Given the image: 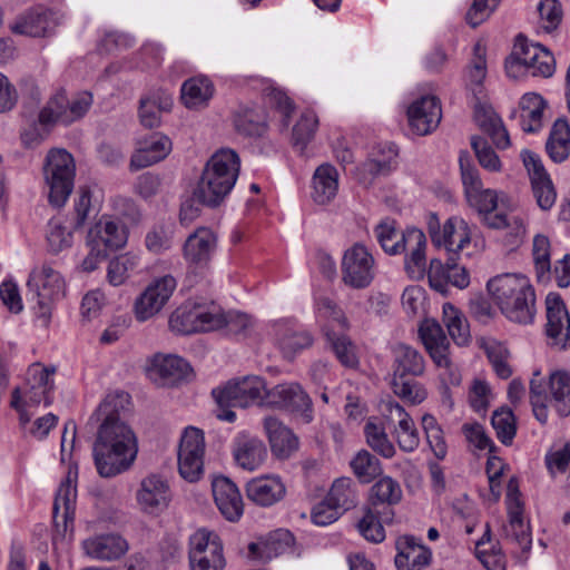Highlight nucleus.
I'll return each mask as SVG.
<instances>
[{
	"label": "nucleus",
	"mask_w": 570,
	"mask_h": 570,
	"mask_svg": "<svg viewBox=\"0 0 570 570\" xmlns=\"http://www.w3.org/2000/svg\"><path fill=\"white\" fill-rule=\"evenodd\" d=\"M265 406L285 410L301 416L303 423L314 419L313 403L303 387L295 382L279 383L264 393Z\"/></svg>",
	"instance_id": "nucleus-8"
},
{
	"label": "nucleus",
	"mask_w": 570,
	"mask_h": 570,
	"mask_svg": "<svg viewBox=\"0 0 570 570\" xmlns=\"http://www.w3.org/2000/svg\"><path fill=\"white\" fill-rule=\"evenodd\" d=\"M532 255L537 278L539 282L549 279L551 273L550 240L547 236L538 234L533 238Z\"/></svg>",
	"instance_id": "nucleus-55"
},
{
	"label": "nucleus",
	"mask_w": 570,
	"mask_h": 570,
	"mask_svg": "<svg viewBox=\"0 0 570 570\" xmlns=\"http://www.w3.org/2000/svg\"><path fill=\"white\" fill-rule=\"evenodd\" d=\"M546 150L552 161L560 164L570 154V125L567 119L558 118L550 130Z\"/></svg>",
	"instance_id": "nucleus-43"
},
{
	"label": "nucleus",
	"mask_w": 570,
	"mask_h": 570,
	"mask_svg": "<svg viewBox=\"0 0 570 570\" xmlns=\"http://www.w3.org/2000/svg\"><path fill=\"white\" fill-rule=\"evenodd\" d=\"M421 424L433 454L438 460H444L448 454V444L438 420L434 415L426 413L422 416Z\"/></svg>",
	"instance_id": "nucleus-52"
},
{
	"label": "nucleus",
	"mask_w": 570,
	"mask_h": 570,
	"mask_svg": "<svg viewBox=\"0 0 570 570\" xmlns=\"http://www.w3.org/2000/svg\"><path fill=\"white\" fill-rule=\"evenodd\" d=\"M28 286L36 291L37 297L59 299L65 293L62 277L49 265L35 268L29 276Z\"/></svg>",
	"instance_id": "nucleus-34"
},
{
	"label": "nucleus",
	"mask_w": 570,
	"mask_h": 570,
	"mask_svg": "<svg viewBox=\"0 0 570 570\" xmlns=\"http://www.w3.org/2000/svg\"><path fill=\"white\" fill-rule=\"evenodd\" d=\"M55 370H49L36 363L29 366L27 372V384L23 391L14 389L12 392L11 406L20 414L23 423L30 421L28 407L37 406L41 402L51 404L50 392L53 387L51 375Z\"/></svg>",
	"instance_id": "nucleus-6"
},
{
	"label": "nucleus",
	"mask_w": 570,
	"mask_h": 570,
	"mask_svg": "<svg viewBox=\"0 0 570 570\" xmlns=\"http://www.w3.org/2000/svg\"><path fill=\"white\" fill-rule=\"evenodd\" d=\"M442 118L440 100L434 96H424L413 101L407 109L409 125L419 136L431 134Z\"/></svg>",
	"instance_id": "nucleus-19"
},
{
	"label": "nucleus",
	"mask_w": 570,
	"mask_h": 570,
	"mask_svg": "<svg viewBox=\"0 0 570 570\" xmlns=\"http://www.w3.org/2000/svg\"><path fill=\"white\" fill-rule=\"evenodd\" d=\"M514 49L525 66L527 73L544 78L553 75L556 69L554 58L542 45L528 42L525 38L519 36Z\"/></svg>",
	"instance_id": "nucleus-21"
},
{
	"label": "nucleus",
	"mask_w": 570,
	"mask_h": 570,
	"mask_svg": "<svg viewBox=\"0 0 570 570\" xmlns=\"http://www.w3.org/2000/svg\"><path fill=\"white\" fill-rule=\"evenodd\" d=\"M171 99L165 98L161 105H157L155 99L142 98L139 106L140 122L146 128H154L160 124V111L169 110L171 107Z\"/></svg>",
	"instance_id": "nucleus-63"
},
{
	"label": "nucleus",
	"mask_w": 570,
	"mask_h": 570,
	"mask_svg": "<svg viewBox=\"0 0 570 570\" xmlns=\"http://www.w3.org/2000/svg\"><path fill=\"white\" fill-rule=\"evenodd\" d=\"M360 534L367 541L380 543L385 539V530L371 508L366 509L364 515L356 524Z\"/></svg>",
	"instance_id": "nucleus-62"
},
{
	"label": "nucleus",
	"mask_w": 570,
	"mask_h": 570,
	"mask_svg": "<svg viewBox=\"0 0 570 570\" xmlns=\"http://www.w3.org/2000/svg\"><path fill=\"white\" fill-rule=\"evenodd\" d=\"M376 238L383 250L391 255L404 253L406 230L399 233L394 227V222L384 220L375 228Z\"/></svg>",
	"instance_id": "nucleus-51"
},
{
	"label": "nucleus",
	"mask_w": 570,
	"mask_h": 570,
	"mask_svg": "<svg viewBox=\"0 0 570 570\" xmlns=\"http://www.w3.org/2000/svg\"><path fill=\"white\" fill-rule=\"evenodd\" d=\"M392 377H420L425 373L426 362L423 354L413 346L397 343L392 347Z\"/></svg>",
	"instance_id": "nucleus-27"
},
{
	"label": "nucleus",
	"mask_w": 570,
	"mask_h": 570,
	"mask_svg": "<svg viewBox=\"0 0 570 570\" xmlns=\"http://www.w3.org/2000/svg\"><path fill=\"white\" fill-rule=\"evenodd\" d=\"M127 243V233L124 224L108 217H101L87 235V244H92L98 255H108Z\"/></svg>",
	"instance_id": "nucleus-17"
},
{
	"label": "nucleus",
	"mask_w": 570,
	"mask_h": 570,
	"mask_svg": "<svg viewBox=\"0 0 570 570\" xmlns=\"http://www.w3.org/2000/svg\"><path fill=\"white\" fill-rule=\"evenodd\" d=\"M326 498L342 513L356 505L357 494L354 489V482L350 478H340L335 480Z\"/></svg>",
	"instance_id": "nucleus-47"
},
{
	"label": "nucleus",
	"mask_w": 570,
	"mask_h": 570,
	"mask_svg": "<svg viewBox=\"0 0 570 570\" xmlns=\"http://www.w3.org/2000/svg\"><path fill=\"white\" fill-rule=\"evenodd\" d=\"M487 288L501 312L512 322L529 324L535 312V294L523 275L503 274L491 278Z\"/></svg>",
	"instance_id": "nucleus-2"
},
{
	"label": "nucleus",
	"mask_w": 570,
	"mask_h": 570,
	"mask_svg": "<svg viewBox=\"0 0 570 570\" xmlns=\"http://www.w3.org/2000/svg\"><path fill=\"white\" fill-rule=\"evenodd\" d=\"M317 126L318 118L315 112L311 110L304 111L293 127L292 139L294 146L303 151L307 144L314 138Z\"/></svg>",
	"instance_id": "nucleus-58"
},
{
	"label": "nucleus",
	"mask_w": 570,
	"mask_h": 570,
	"mask_svg": "<svg viewBox=\"0 0 570 570\" xmlns=\"http://www.w3.org/2000/svg\"><path fill=\"white\" fill-rule=\"evenodd\" d=\"M91 105L92 96L90 92H80L69 100L65 91H59L47 101L42 116L46 121L56 119L59 125L69 126L81 119Z\"/></svg>",
	"instance_id": "nucleus-12"
},
{
	"label": "nucleus",
	"mask_w": 570,
	"mask_h": 570,
	"mask_svg": "<svg viewBox=\"0 0 570 570\" xmlns=\"http://www.w3.org/2000/svg\"><path fill=\"white\" fill-rule=\"evenodd\" d=\"M491 424L500 442L504 445H511L517 433V422L513 412L505 407L494 411Z\"/></svg>",
	"instance_id": "nucleus-57"
},
{
	"label": "nucleus",
	"mask_w": 570,
	"mask_h": 570,
	"mask_svg": "<svg viewBox=\"0 0 570 570\" xmlns=\"http://www.w3.org/2000/svg\"><path fill=\"white\" fill-rule=\"evenodd\" d=\"M215 317L219 321L217 330L225 328L232 335H245L253 326V321L247 314L236 311L224 313L217 306H215Z\"/></svg>",
	"instance_id": "nucleus-59"
},
{
	"label": "nucleus",
	"mask_w": 570,
	"mask_h": 570,
	"mask_svg": "<svg viewBox=\"0 0 570 570\" xmlns=\"http://www.w3.org/2000/svg\"><path fill=\"white\" fill-rule=\"evenodd\" d=\"M474 119L479 128L485 132L499 149L510 147V136L503 125L501 117L491 106L476 105L474 109Z\"/></svg>",
	"instance_id": "nucleus-33"
},
{
	"label": "nucleus",
	"mask_w": 570,
	"mask_h": 570,
	"mask_svg": "<svg viewBox=\"0 0 570 570\" xmlns=\"http://www.w3.org/2000/svg\"><path fill=\"white\" fill-rule=\"evenodd\" d=\"M387 407L390 414L399 419L397 429L395 431L399 448L407 453L414 452L420 445V435L414 421L397 402H390Z\"/></svg>",
	"instance_id": "nucleus-40"
},
{
	"label": "nucleus",
	"mask_w": 570,
	"mask_h": 570,
	"mask_svg": "<svg viewBox=\"0 0 570 570\" xmlns=\"http://www.w3.org/2000/svg\"><path fill=\"white\" fill-rule=\"evenodd\" d=\"M547 107L546 100L535 92L524 94L519 101V110H513L510 118L519 114L520 127L524 132L534 134L543 127V110Z\"/></svg>",
	"instance_id": "nucleus-31"
},
{
	"label": "nucleus",
	"mask_w": 570,
	"mask_h": 570,
	"mask_svg": "<svg viewBox=\"0 0 570 570\" xmlns=\"http://www.w3.org/2000/svg\"><path fill=\"white\" fill-rule=\"evenodd\" d=\"M125 394L107 395L96 411L102 422L98 429L92 454L100 476L112 478L127 471L134 463L138 446L134 431L119 420L118 405Z\"/></svg>",
	"instance_id": "nucleus-1"
},
{
	"label": "nucleus",
	"mask_w": 570,
	"mask_h": 570,
	"mask_svg": "<svg viewBox=\"0 0 570 570\" xmlns=\"http://www.w3.org/2000/svg\"><path fill=\"white\" fill-rule=\"evenodd\" d=\"M138 265L135 255L125 254L109 262L107 277L111 285L119 286Z\"/></svg>",
	"instance_id": "nucleus-61"
},
{
	"label": "nucleus",
	"mask_w": 570,
	"mask_h": 570,
	"mask_svg": "<svg viewBox=\"0 0 570 570\" xmlns=\"http://www.w3.org/2000/svg\"><path fill=\"white\" fill-rule=\"evenodd\" d=\"M214 95V85L205 76L189 78L181 85V100L187 108L206 105Z\"/></svg>",
	"instance_id": "nucleus-45"
},
{
	"label": "nucleus",
	"mask_w": 570,
	"mask_h": 570,
	"mask_svg": "<svg viewBox=\"0 0 570 570\" xmlns=\"http://www.w3.org/2000/svg\"><path fill=\"white\" fill-rule=\"evenodd\" d=\"M429 233L435 246L444 247L453 256L463 250L471 242L468 223L455 216L450 217L441 228L436 216L432 215L429 222Z\"/></svg>",
	"instance_id": "nucleus-13"
},
{
	"label": "nucleus",
	"mask_w": 570,
	"mask_h": 570,
	"mask_svg": "<svg viewBox=\"0 0 570 570\" xmlns=\"http://www.w3.org/2000/svg\"><path fill=\"white\" fill-rule=\"evenodd\" d=\"M216 235L209 228H198L186 239L184 256L193 264H206L216 248Z\"/></svg>",
	"instance_id": "nucleus-37"
},
{
	"label": "nucleus",
	"mask_w": 570,
	"mask_h": 570,
	"mask_svg": "<svg viewBox=\"0 0 570 570\" xmlns=\"http://www.w3.org/2000/svg\"><path fill=\"white\" fill-rule=\"evenodd\" d=\"M443 315L451 338L458 345L466 344L470 340V330L465 318L449 303L443 306Z\"/></svg>",
	"instance_id": "nucleus-53"
},
{
	"label": "nucleus",
	"mask_w": 570,
	"mask_h": 570,
	"mask_svg": "<svg viewBox=\"0 0 570 570\" xmlns=\"http://www.w3.org/2000/svg\"><path fill=\"white\" fill-rule=\"evenodd\" d=\"M171 150V141L167 136L155 132L139 142L132 155L130 166L135 169L149 167L167 157Z\"/></svg>",
	"instance_id": "nucleus-29"
},
{
	"label": "nucleus",
	"mask_w": 570,
	"mask_h": 570,
	"mask_svg": "<svg viewBox=\"0 0 570 570\" xmlns=\"http://www.w3.org/2000/svg\"><path fill=\"white\" fill-rule=\"evenodd\" d=\"M264 430L272 453L281 460L291 458L299 448V440L292 429L274 416L264 419Z\"/></svg>",
	"instance_id": "nucleus-25"
},
{
	"label": "nucleus",
	"mask_w": 570,
	"mask_h": 570,
	"mask_svg": "<svg viewBox=\"0 0 570 570\" xmlns=\"http://www.w3.org/2000/svg\"><path fill=\"white\" fill-rule=\"evenodd\" d=\"M45 107L39 111L38 119L30 120L22 129L20 138L28 148L40 145L49 135L55 125H59L56 119H43Z\"/></svg>",
	"instance_id": "nucleus-50"
},
{
	"label": "nucleus",
	"mask_w": 570,
	"mask_h": 570,
	"mask_svg": "<svg viewBox=\"0 0 570 570\" xmlns=\"http://www.w3.org/2000/svg\"><path fill=\"white\" fill-rule=\"evenodd\" d=\"M265 381L255 375L229 381L225 386L214 389L212 395L219 406L217 419L232 423L236 420V413L229 407L265 406Z\"/></svg>",
	"instance_id": "nucleus-4"
},
{
	"label": "nucleus",
	"mask_w": 570,
	"mask_h": 570,
	"mask_svg": "<svg viewBox=\"0 0 570 570\" xmlns=\"http://www.w3.org/2000/svg\"><path fill=\"white\" fill-rule=\"evenodd\" d=\"M232 453L236 465L249 472L258 470L268 456L265 443L261 439L246 433H239L235 436Z\"/></svg>",
	"instance_id": "nucleus-20"
},
{
	"label": "nucleus",
	"mask_w": 570,
	"mask_h": 570,
	"mask_svg": "<svg viewBox=\"0 0 570 570\" xmlns=\"http://www.w3.org/2000/svg\"><path fill=\"white\" fill-rule=\"evenodd\" d=\"M466 202L480 216L491 214L498 208L499 196L495 190L480 188L465 195Z\"/></svg>",
	"instance_id": "nucleus-64"
},
{
	"label": "nucleus",
	"mask_w": 570,
	"mask_h": 570,
	"mask_svg": "<svg viewBox=\"0 0 570 570\" xmlns=\"http://www.w3.org/2000/svg\"><path fill=\"white\" fill-rule=\"evenodd\" d=\"M189 364L176 355H156L151 363L150 375L161 385L171 386L186 380L190 373Z\"/></svg>",
	"instance_id": "nucleus-28"
},
{
	"label": "nucleus",
	"mask_w": 570,
	"mask_h": 570,
	"mask_svg": "<svg viewBox=\"0 0 570 570\" xmlns=\"http://www.w3.org/2000/svg\"><path fill=\"white\" fill-rule=\"evenodd\" d=\"M396 156L397 150L394 145L383 149L374 148L370 157L358 167L360 180L363 184H371L374 178L390 174Z\"/></svg>",
	"instance_id": "nucleus-36"
},
{
	"label": "nucleus",
	"mask_w": 570,
	"mask_h": 570,
	"mask_svg": "<svg viewBox=\"0 0 570 570\" xmlns=\"http://www.w3.org/2000/svg\"><path fill=\"white\" fill-rule=\"evenodd\" d=\"M76 166L73 157L65 149H52L46 157L43 175L49 203L55 207L66 204L73 188Z\"/></svg>",
	"instance_id": "nucleus-5"
},
{
	"label": "nucleus",
	"mask_w": 570,
	"mask_h": 570,
	"mask_svg": "<svg viewBox=\"0 0 570 570\" xmlns=\"http://www.w3.org/2000/svg\"><path fill=\"white\" fill-rule=\"evenodd\" d=\"M403 491L400 483L391 476L380 478L370 490L368 501L371 507H392L401 502Z\"/></svg>",
	"instance_id": "nucleus-46"
},
{
	"label": "nucleus",
	"mask_w": 570,
	"mask_h": 570,
	"mask_svg": "<svg viewBox=\"0 0 570 570\" xmlns=\"http://www.w3.org/2000/svg\"><path fill=\"white\" fill-rule=\"evenodd\" d=\"M342 281L354 289H363L371 285L375 277V261L367 247L355 243L344 252L342 264Z\"/></svg>",
	"instance_id": "nucleus-9"
},
{
	"label": "nucleus",
	"mask_w": 570,
	"mask_h": 570,
	"mask_svg": "<svg viewBox=\"0 0 570 570\" xmlns=\"http://www.w3.org/2000/svg\"><path fill=\"white\" fill-rule=\"evenodd\" d=\"M419 337L433 363L451 372L450 342L440 323L433 318L423 320L419 326Z\"/></svg>",
	"instance_id": "nucleus-18"
},
{
	"label": "nucleus",
	"mask_w": 570,
	"mask_h": 570,
	"mask_svg": "<svg viewBox=\"0 0 570 570\" xmlns=\"http://www.w3.org/2000/svg\"><path fill=\"white\" fill-rule=\"evenodd\" d=\"M215 503L226 520L235 522L244 512L240 492L236 484L226 476H216L212 482Z\"/></svg>",
	"instance_id": "nucleus-23"
},
{
	"label": "nucleus",
	"mask_w": 570,
	"mask_h": 570,
	"mask_svg": "<svg viewBox=\"0 0 570 570\" xmlns=\"http://www.w3.org/2000/svg\"><path fill=\"white\" fill-rule=\"evenodd\" d=\"M404 252L407 253L405 257V269L413 278H421L426 272V237L424 233L417 228L406 229V237Z\"/></svg>",
	"instance_id": "nucleus-32"
},
{
	"label": "nucleus",
	"mask_w": 570,
	"mask_h": 570,
	"mask_svg": "<svg viewBox=\"0 0 570 570\" xmlns=\"http://www.w3.org/2000/svg\"><path fill=\"white\" fill-rule=\"evenodd\" d=\"M294 535L286 529L269 532L261 542H252L249 552L261 560H271L292 550Z\"/></svg>",
	"instance_id": "nucleus-35"
},
{
	"label": "nucleus",
	"mask_w": 570,
	"mask_h": 570,
	"mask_svg": "<svg viewBox=\"0 0 570 570\" xmlns=\"http://www.w3.org/2000/svg\"><path fill=\"white\" fill-rule=\"evenodd\" d=\"M550 403L560 416L570 414V373L554 371L549 376Z\"/></svg>",
	"instance_id": "nucleus-44"
},
{
	"label": "nucleus",
	"mask_w": 570,
	"mask_h": 570,
	"mask_svg": "<svg viewBox=\"0 0 570 570\" xmlns=\"http://www.w3.org/2000/svg\"><path fill=\"white\" fill-rule=\"evenodd\" d=\"M205 436L197 428L185 429L178 446V471L188 482H197L204 474Z\"/></svg>",
	"instance_id": "nucleus-10"
},
{
	"label": "nucleus",
	"mask_w": 570,
	"mask_h": 570,
	"mask_svg": "<svg viewBox=\"0 0 570 570\" xmlns=\"http://www.w3.org/2000/svg\"><path fill=\"white\" fill-rule=\"evenodd\" d=\"M546 333L550 344L566 350L570 345V314L559 294L550 293L546 298Z\"/></svg>",
	"instance_id": "nucleus-15"
},
{
	"label": "nucleus",
	"mask_w": 570,
	"mask_h": 570,
	"mask_svg": "<svg viewBox=\"0 0 570 570\" xmlns=\"http://www.w3.org/2000/svg\"><path fill=\"white\" fill-rule=\"evenodd\" d=\"M137 501L141 510L147 513H158L164 510L169 501L167 482L157 474L145 478L137 492Z\"/></svg>",
	"instance_id": "nucleus-26"
},
{
	"label": "nucleus",
	"mask_w": 570,
	"mask_h": 570,
	"mask_svg": "<svg viewBox=\"0 0 570 570\" xmlns=\"http://www.w3.org/2000/svg\"><path fill=\"white\" fill-rule=\"evenodd\" d=\"M393 393L412 405L421 404L428 396L424 385L412 376L392 377Z\"/></svg>",
	"instance_id": "nucleus-49"
},
{
	"label": "nucleus",
	"mask_w": 570,
	"mask_h": 570,
	"mask_svg": "<svg viewBox=\"0 0 570 570\" xmlns=\"http://www.w3.org/2000/svg\"><path fill=\"white\" fill-rule=\"evenodd\" d=\"M312 198L320 205L328 204L337 194L338 173L331 164L318 166L312 179Z\"/></svg>",
	"instance_id": "nucleus-41"
},
{
	"label": "nucleus",
	"mask_w": 570,
	"mask_h": 570,
	"mask_svg": "<svg viewBox=\"0 0 570 570\" xmlns=\"http://www.w3.org/2000/svg\"><path fill=\"white\" fill-rule=\"evenodd\" d=\"M354 474L364 483H370L382 469L380 460L366 450H361L351 461Z\"/></svg>",
	"instance_id": "nucleus-56"
},
{
	"label": "nucleus",
	"mask_w": 570,
	"mask_h": 570,
	"mask_svg": "<svg viewBox=\"0 0 570 570\" xmlns=\"http://www.w3.org/2000/svg\"><path fill=\"white\" fill-rule=\"evenodd\" d=\"M522 503L515 500L509 508V524L505 527L507 538L514 542L523 554H528L531 550L532 538L530 527L524 523L522 518Z\"/></svg>",
	"instance_id": "nucleus-42"
},
{
	"label": "nucleus",
	"mask_w": 570,
	"mask_h": 570,
	"mask_svg": "<svg viewBox=\"0 0 570 570\" xmlns=\"http://www.w3.org/2000/svg\"><path fill=\"white\" fill-rule=\"evenodd\" d=\"M397 570H423L432 560L431 550L413 535L400 537L395 542Z\"/></svg>",
	"instance_id": "nucleus-24"
},
{
	"label": "nucleus",
	"mask_w": 570,
	"mask_h": 570,
	"mask_svg": "<svg viewBox=\"0 0 570 570\" xmlns=\"http://www.w3.org/2000/svg\"><path fill=\"white\" fill-rule=\"evenodd\" d=\"M188 546L190 570H224L223 544L215 532L199 529L189 537Z\"/></svg>",
	"instance_id": "nucleus-7"
},
{
	"label": "nucleus",
	"mask_w": 570,
	"mask_h": 570,
	"mask_svg": "<svg viewBox=\"0 0 570 570\" xmlns=\"http://www.w3.org/2000/svg\"><path fill=\"white\" fill-rule=\"evenodd\" d=\"M364 434L366 436L367 444L373 449V451L386 459H391L395 455V448L389 440L383 426L373 422H367L364 426Z\"/></svg>",
	"instance_id": "nucleus-60"
},
{
	"label": "nucleus",
	"mask_w": 570,
	"mask_h": 570,
	"mask_svg": "<svg viewBox=\"0 0 570 570\" xmlns=\"http://www.w3.org/2000/svg\"><path fill=\"white\" fill-rule=\"evenodd\" d=\"M76 498V487L72 484L70 475H68L66 481L60 484L53 501V543L58 539H63L68 529L73 524Z\"/></svg>",
	"instance_id": "nucleus-16"
},
{
	"label": "nucleus",
	"mask_w": 570,
	"mask_h": 570,
	"mask_svg": "<svg viewBox=\"0 0 570 570\" xmlns=\"http://www.w3.org/2000/svg\"><path fill=\"white\" fill-rule=\"evenodd\" d=\"M233 122L236 131L247 137L262 136L265 131L263 118L253 108L238 107L234 112Z\"/></svg>",
	"instance_id": "nucleus-48"
},
{
	"label": "nucleus",
	"mask_w": 570,
	"mask_h": 570,
	"mask_svg": "<svg viewBox=\"0 0 570 570\" xmlns=\"http://www.w3.org/2000/svg\"><path fill=\"white\" fill-rule=\"evenodd\" d=\"M82 547L87 556L101 561L117 560L128 550L127 541L114 533L89 538L83 541Z\"/></svg>",
	"instance_id": "nucleus-30"
},
{
	"label": "nucleus",
	"mask_w": 570,
	"mask_h": 570,
	"mask_svg": "<svg viewBox=\"0 0 570 570\" xmlns=\"http://www.w3.org/2000/svg\"><path fill=\"white\" fill-rule=\"evenodd\" d=\"M277 344L286 357L308 348L313 344L312 334L296 325L278 323L275 326Z\"/></svg>",
	"instance_id": "nucleus-39"
},
{
	"label": "nucleus",
	"mask_w": 570,
	"mask_h": 570,
	"mask_svg": "<svg viewBox=\"0 0 570 570\" xmlns=\"http://www.w3.org/2000/svg\"><path fill=\"white\" fill-rule=\"evenodd\" d=\"M176 285V279L171 275H165L150 283L136 298V318L144 322L156 315L170 298Z\"/></svg>",
	"instance_id": "nucleus-14"
},
{
	"label": "nucleus",
	"mask_w": 570,
	"mask_h": 570,
	"mask_svg": "<svg viewBox=\"0 0 570 570\" xmlns=\"http://www.w3.org/2000/svg\"><path fill=\"white\" fill-rule=\"evenodd\" d=\"M240 160L233 149H220L207 161L195 188V198L208 207L219 206L238 178Z\"/></svg>",
	"instance_id": "nucleus-3"
},
{
	"label": "nucleus",
	"mask_w": 570,
	"mask_h": 570,
	"mask_svg": "<svg viewBox=\"0 0 570 570\" xmlns=\"http://www.w3.org/2000/svg\"><path fill=\"white\" fill-rule=\"evenodd\" d=\"M218 324L219 321L215 317L214 304L210 308L185 304L178 307L169 318L170 330L183 335L216 331Z\"/></svg>",
	"instance_id": "nucleus-11"
},
{
	"label": "nucleus",
	"mask_w": 570,
	"mask_h": 570,
	"mask_svg": "<svg viewBox=\"0 0 570 570\" xmlns=\"http://www.w3.org/2000/svg\"><path fill=\"white\" fill-rule=\"evenodd\" d=\"M247 499L262 508H269L281 502L286 494V487L278 475L266 474L250 479L245 487Z\"/></svg>",
	"instance_id": "nucleus-22"
},
{
	"label": "nucleus",
	"mask_w": 570,
	"mask_h": 570,
	"mask_svg": "<svg viewBox=\"0 0 570 570\" xmlns=\"http://www.w3.org/2000/svg\"><path fill=\"white\" fill-rule=\"evenodd\" d=\"M325 336L337 360L344 366L353 367L357 364L354 345L345 334H337L333 330L326 327Z\"/></svg>",
	"instance_id": "nucleus-54"
},
{
	"label": "nucleus",
	"mask_w": 570,
	"mask_h": 570,
	"mask_svg": "<svg viewBox=\"0 0 570 570\" xmlns=\"http://www.w3.org/2000/svg\"><path fill=\"white\" fill-rule=\"evenodd\" d=\"M53 12L38 6L21 14L11 27L14 33L29 37H43L53 24Z\"/></svg>",
	"instance_id": "nucleus-38"
}]
</instances>
